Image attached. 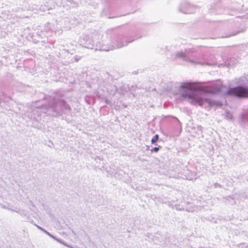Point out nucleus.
<instances>
[{
	"label": "nucleus",
	"mask_w": 248,
	"mask_h": 248,
	"mask_svg": "<svg viewBox=\"0 0 248 248\" xmlns=\"http://www.w3.org/2000/svg\"><path fill=\"white\" fill-rule=\"evenodd\" d=\"M181 87L184 89L182 96L185 99H190L191 104L202 106L203 103L207 101L202 97V93L196 91L192 84H186L182 85Z\"/></svg>",
	"instance_id": "obj_1"
},
{
	"label": "nucleus",
	"mask_w": 248,
	"mask_h": 248,
	"mask_svg": "<svg viewBox=\"0 0 248 248\" xmlns=\"http://www.w3.org/2000/svg\"><path fill=\"white\" fill-rule=\"evenodd\" d=\"M229 93L231 95L238 97H248V88L238 87L232 88L229 91Z\"/></svg>",
	"instance_id": "obj_2"
},
{
	"label": "nucleus",
	"mask_w": 248,
	"mask_h": 248,
	"mask_svg": "<svg viewBox=\"0 0 248 248\" xmlns=\"http://www.w3.org/2000/svg\"><path fill=\"white\" fill-rule=\"evenodd\" d=\"M158 139H159V136L158 135L156 134L155 136V137L152 138V139L151 140V143L152 144H154L155 142H156L158 140Z\"/></svg>",
	"instance_id": "obj_3"
},
{
	"label": "nucleus",
	"mask_w": 248,
	"mask_h": 248,
	"mask_svg": "<svg viewBox=\"0 0 248 248\" xmlns=\"http://www.w3.org/2000/svg\"><path fill=\"white\" fill-rule=\"evenodd\" d=\"M159 150V147H155L153 149H151V152H158Z\"/></svg>",
	"instance_id": "obj_4"
},
{
	"label": "nucleus",
	"mask_w": 248,
	"mask_h": 248,
	"mask_svg": "<svg viewBox=\"0 0 248 248\" xmlns=\"http://www.w3.org/2000/svg\"><path fill=\"white\" fill-rule=\"evenodd\" d=\"M219 91V90H217V91H210L208 92L211 93H215Z\"/></svg>",
	"instance_id": "obj_5"
}]
</instances>
